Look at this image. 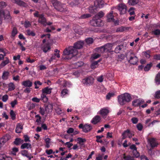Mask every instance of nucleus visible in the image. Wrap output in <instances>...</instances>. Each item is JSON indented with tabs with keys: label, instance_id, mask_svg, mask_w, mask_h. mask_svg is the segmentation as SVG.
Returning <instances> with one entry per match:
<instances>
[{
	"label": "nucleus",
	"instance_id": "nucleus-42",
	"mask_svg": "<svg viewBox=\"0 0 160 160\" xmlns=\"http://www.w3.org/2000/svg\"><path fill=\"white\" fill-rule=\"evenodd\" d=\"M50 139L49 138H47L45 139L46 143L45 147L47 148H49L50 147Z\"/></svg>",
	"mask_w": 160,
	"mask_h": 160
},
{
	"label": "nucleus",
	"instance_id": "nucleus-49",
	"mask_svg": "<svg viewBox=\"0 0 160 160\" xmlns=\"http://www.w3.org/2000/svg\"><path fill=\"white\" fill-rule=\"evenodd\" d=\"M53 6L55 9H56L57 8L59 7L60 5V2L56 0L55 1V2L53 3Z\"/></svg>",
	"mask_w": 160,
	"mask_h": 160
},
{
	"label": "nucleus",
	"instance_id": "nucleus-41",
	"mask_svg": "<svg viewBox=\"0 0 160 160\" xmlns=\"http://www.w3.org/2000/svg\"><path fill=\"white\" fill-rule=\"evenodd\" d=\"M68 90L67 88L63 89L61 92V96L62 97H64L65 95L68 94Z\"/></svg>",
	"mask_w": 160,
	"mask_h": 160
},
{
	"label": "nucleus",
	"instance_id": "nucleus-31",
	"mask_svg": "<svg viewBox=\"0 0 160 160\" xmlns=\"http://www.w3.org/2000/svg\"><path fill=\"white\" fill-rule=\"evenodd\" d=\"M129 29V28L128 27H126L123 26H122L118 28L116 30V31L117 32H122L125 30H128Z\"/></svg>",
	"mask_w": 160,
	"mask_h": 160
},
{
	"label": "nucleus",
	"instance_id": "nucleus-32",
	"mask_svg": "<svg viewBox=\"0 0 160 160\" xmlns=\"http://www.w3.org/2000/svg\"><path fill=\"white\" fill-rule=\"evenodd\" d=\"M152 65L153 64L152 62H150V63L147 64L144 68V71L146 72L149 71L151 68L152 67Z\"/></svg>",
	"mask_w": 160,
	"mask_h": 160
},
{
	"label": "nucleus",
	"instance_id": "nucleus-34",
	"mask_svg": "<svg viewBox=\"0 0 160 160\" xmlns=\"http://www.w3.org/2000/svg\"><path fill=\"white\" fill-rule=\"evenodd\" d=\"M104 15L103 12L102 11H100L95 15V17L97 18L100 19L102 18Z\"/></svg>",
	"mask_w": 160,
	"mask_h": 160
},
{
	"label": "nucleus",
	"instance_id": "nucleus-43",
	"mask_svg": "<svg viewBox=\"0 0 160 160\" xmlns=\"http://www.w3.org/2000/svg\"><path fill=\"white\" fill-rule=\"evenodd\" d=\"M155 99H159L160 98V90L157 91L153 95Z\"/></svg>",
	"mask_w": 160,
	"mask_h": 160
},
{
	"label": "nucleus",
	"instance_id": "nucleus-22",
	"mask_svg": "<svg viewBox=\"0 0 160 160\" xmlns=\"http://www.w3.org/2000/svg\"><path fill=\"white\" fill-rule=\"evenodd\" d=\"M22 84L25 87H30L32 85V82L29 80H27L23 81Z\"/></svg>",
	"mask_w": 160,
	"mask_h": 160
},
{
	"label": "nucleus",
	"instance_id": "nucleus-47",
	"mask_svg": "<svg viewBox=\"0 0 160 160\" xmlns=\"http://www.w3.org/2000/svg\"><path fill=\"white\" fill-rule=\"evenodd\" d=\"M10 115L12 120H14L16 118V114L13 110H11L10 112Z\"/></svg>",
	"mask_w": 160,
	"mask_h": 160
},
{
	"label": "nucleus",
	"instance_id": "nucleus-13",
	"mask_svg": "<svg viewBox=\"0 0 160 160\" xmlns=\"http://www.w3.org/2000/svg\"><path fill=\"white\" fill-rule=\"evenodd\" d=\"M38 22L44 26H46V23H47V19L44 17L43 14H40V17L38 18Z\"/></svg>",
	"mask_w": 160,
	"mask_h": 160
},
{
	"label": "nucleus",
	"instance_id": "nucleus-38",
	"mask_svg": "<svg viewBox=\"0 0 160 160\" xmlns=\"http://www.w3.org/2000/svg\"><path fill=\"white\" fill-rule=\"evenodd\" d=\"M100 61V60L96 61L92 63L91 64V68L94 69L95 68H96V67L98 66V63Z\"/></svg>",
	"mask_w": 160,
	"mask_h": 160
},
{
	"label": "nucleus",
	"instance_id": "nucleus-1",
	"mask_svg": "<svg viewBox=\"0 0 160 160\" xmlns=\"http://www.w3.org/2000/svg\"><path fill=\"white\" fill-rule=\"evenodd\" d=\"M84 42L78 41L75 43L73 46L66 48L63 51L62 59L68 61L76 56L78 53L77 49L82 48Z\"/></svg>",
	"mask_w": 160,
	"mask_h": 160
},
{
	"label": "nucleus",
	"instance_id": "nucleus-55",
	"mask_svg": "<svg viewBox=\"0 0 160 160\" xmlns=\"http://www.w3.org/2000/svg\"><path fill=\"white\" fill-rule=\"evenodd\" d=\"M34 59H31L30 57H28L26 59V62L28 63H32L35 62Z\"/></svg>",
	"mask_w": 160,
	"mask_h": 160
},
{
	"label": "nucleus",
	"instance_id": "nucleus-40",
	"mask_svg": "<svg viewBox=\"0 0 160 160\" xmlns=\"http://www.w3.org/2000/svg\"><path fill=\"white\" fill-rule=\"evenodd\" d=\"M19 151L18 148L16 147H14L12 148V151L11 152V153L14 156L16 155V153L18 152Z\"/></svg>",
	"mask_w": 160,
	"mask_h": 160
},
{
	"label": "nucleus",
	"instance_id": "nucleus-45",
	"mask_svg": "<svg viewBox=\"0 0 160 160\" xmlns=\"http://www.w3.org/2000/svg\"><path fill=\"white\" fill-rule=\"evenodd\" d=\"M133 155L136 158H138L140 156L139 153L138 152L137 149L132 151Z\"/></svg>",
	"mask_w": 160,
	"mask_h": 160
},
{
	"label": "nucleus",
	"instance_id": "nucleus-64",
	"mask_svg": "<svg viewBox=\"0 0 160 160\" xmlns=\"http://www.w3.org/2000/svg\"><path fill=\"white\" fill-rule=\"evenodd\" d=\"M153 58L154 59L157 60H160V54L155 55L153 56Z\"/></svg>",
	"mask_w": 160,
	"mask_h": 160
},
{
	"label": "nucleus",
	"instance_id": "nucleus-60",
	"mask_svg": "<svg viewBox=\"0 0 160 160\" xmlns=\"http://www.w3.org/2000/svg\"><path fill=\"white\" fill-rule=\"evenodd\" d=\"M137 128L139 131H141L142 129L143 126L141 123H139L137 125Z\"/></svg>",
	"mask_w": 160,
	"mask_h": 160
},
{
	"label": "nucleus",
	"instance_id": "nucleus-33",
	"mask_svg": "<svg viewBox=\"0 0 160 160\" xmlns=\"http://www.w3.org/2000/svg\"><path fill=\"white\" fill-rule=\"evenodd\" d=\"M138 2V0H128V2L129 5L133 6L137 4Z\"/></svg>",
	"mask_w": 160,
	"mask_h": 160
},
{
	"label": "nucleus",
	"instance_id": "nucleus-36",
	"mask_svg": "<svg viewBox=\"0 0 160 160\" xmlns=\"http://www.w3.org/2000/svg\"><path fill=\"white\" fill-rule=\"evenodd\" d=\"M8 91H11L14 90L15 88V86L13 83L10 82V83L8 85Z\"/></svg>",
	"mask_w": 160,
	"mask_h": 160
},
{
	"label": "nucleus",
	"instance_id": "nucleus-12",
	"mask_svg": "<svg viewBox=\"0 0 160 160\" xmlns=\"http://www.w3.org/2000/svg\"><path fill=\"white\" fill-rule=\"evenodd\" d=\"M13 1L15 3L20 7L26 8L28 6L27 3L21 0H13Z\"/></svg>",
	"mask_w": 160,
	"mask_h": 160
},
{
	"label": "nucleus",
	"instance_id": "nucleus-4",
	"mask_svg": "<svg viewBox=\"0 0 160 160\" xmlns=\"http://www.w3.org/2000/svg\"><path fill=\"white\" fill-rule=\"evenodd\" d=\"M78 127L79 128L82 129L83 132L85 133L90 132L92 129V126L88 124L83 125V124L81 123L79 125Z\"/></svg>",
	"mask_w": 160,
	"mask_h": 160
},
{
	"label": "nucleus",
	"instance_id": "nucleus-8",
	"mask_svg": "<svg viewBox=\"0 0 160 160\" xmlns=\"http://www.w3.org/2000/svg\"><path fill=\"white\" fill-rule=\"evenodd\" d=\"M51 49V46L49 43H47L44 44L41 47L42 50L43 51V52L45 53L50 51Z\"/></svg>",
	"mask_w": 160,
	"mask_h": 160
},
{
	"label": "nucleus",
	"instance_id": "nucleus-59",
	"mask_svg": "<svg viewBox=\"0 0 160 160\" xmlns=\"http://www.w3.org/2000/svg\"><path fill=\"white\" fill-rule=\"evenodd\" d=\"M7 3L5 2L1 1L0 2V7L1 8H4L7 6Z\"/></svg>",
	"mask_w": 160,
	"mask_h": 160
},
{
	"label": "nucleus",
	"instance_id": "nucleus-10",
	"mask_svg": "<svg viewBox=\"0 0 160 160\" xmlns=\"http://www.w3.org/2000/svg\"><path fill=\"white\" fill-rule=\"evenodd\" d=\"M104 2L103 0H95L94 5L97 8H102L104 6Z\"/></svg>",
	"mask_w": 160,
	"mask_h": 160
},
{
	"label": "nucleus",
	"instance_id": "nucleus-2",
	"mask_svg": "<svg viewBox=\"0 0 160 160\" xmlns=\"http://www.w3.org/2000/svg\"><path fill=\"white\" fill-rule=\"evenodd\" d=\"M132 98L131 95L128 93L122 94L118 97V102L121 105H123L126 103L129 102Z\"/></svg>",
	"mask_w": 160,
	"mask_h": 160
},
{
	"label": "nucleus",
	"instance_id": "nucleus-30",
	"mask_svg": "<svg viewBox=\"0 0 160 160\" xmlns=\"http://www.w3.org/2000/svg\"><path fill=\"white\" fill-rule=\"evenodd\" d=\"M52 89V88L47 87L42 89V92L43 93H45L46 94H50L51 92Z\"/></svg>",
	"mask_w": 160,
	"mask_h": 160
},
{
	"label": "nucleus",
	"instance_id": "nucleus-14",
	"mask_svg": "<svg viewBox=\"0 0 160 160\" xmlns=\"http://www.w3.org/2000/svg\"><path fill=\"white\" fill-rule=\"evenodd\" d=\"M109 113V110L106 108H103L100 111V114L102 115L103 118H105L106 116Z\"/></svg>",
	"mask_w": 160,
	"mask_h": 160
},
{
	"label": "nucleus",
	"instance_id": "nucleus-6",
	"mask_svg": "<svg viewBox=\"0 0 160 160\" xmlns=\"http://www.w3.org/2000/svg\"><path fill=\"white\" fill-rule=\"evenodd\" d=\"M93 78L91 77H88L83 79L82 80V82L84 85L90 86L93 83Z\"/></svg>",
	"mask_w": 160,
	"mask_h": 160
},
{
	"label": "nucleus",
	"instance_id": "nucleus-16",
	"mask_svg": "<svg viewBox=\"0 0 160 160\" xmlns=\"http://www.w3.org/2000/svg\"><path fill=\"white\" fill-rule=\"evenodd\" d=\"M32 148L31 144L27 142L22 143L20 147L21 149H30Z\"/></svg>",
	"mask_w": 160,
	"mask_h": 160
},
{
	"label": "nucleus",
	"instance_id": "nucleus-53",
	"mask_svg": "<svg viewBox=\"0 0 160 160\" xmlns=\"http://www.w3.org/2000/svg\"><path fill=\"white\" fill-rule=\"evenodd\" d=\"M85 41L88 44H92L93 42V39L90 38L86 39Z\"/></svg>",
	"mask_w": 160,
	"mask_h": 160
},
{
	"label": "nucleus",
	"instance_id": "nucleus-3",
	"mask_svg": "<svg viewBox=\"0 0 160 160\" xmlns=\"http://www.w3.org/2000/svg\"><path fill=\"white\" fill-rule=\"evenodd\" d=\"M128 62L131 64L135 65L138 62V59L132 51L128 52L127 55Z\"/></svg>",
	"mask_w": 160,
	"mask_h": 160
},
{
	"label": "nucleus",
	"instance_id": "nucleus-56",
	"mask_svg": "<svg viewBox=\"0 0 160 160\" xmlns=\"http://www.w3.org/2000/svg\"><path fill=\"white\" fill-rule=\"evenodd\" d=\"M31 26V24L29 21H25L24 23V26L26 28H27L30 27Z\"/></svg>",
	"mask_w": 160,
	"mask_h": 160
},
{
	"label": "nucleus",
	"instance_id": "nucleus-5",
	"mask_svg": "<svg viewBox=\"0 0 160 160\" xmlns=\"http://www.w3.org/2000/svg\"><path fill=\"white\" fill-rule=\"evenodd\" d=\"M102 21L100 19L94 17L90 21L91 25L95 27H100L102 25L101 24Z\"/></svg>",
	"mask_w": 160,
	"mask_h": 160
},
{
	"label": "nucleus",
	"instance_id": "nucleus-62",
	"mask_svg": "<svg viewBox=\"0 0 160 160\" xmlns=\"http://www.w3.org/2000/svg\"><path fill=\"white\" fill-rule=\"evenodd\" d=\"M24 141L26 142H30V138L27 135H25L24 136Z\"/></svg>",
	"mask_w": 160,
	"mask_h": 160
},
{
	"label": "nucleus",
	"instance_id": "nucleus-9",
	"mask_svg": "<svg viewBox=\"0 0 160 160\" xmlns=\"http://www.w3.org/2000/svg\"><path fill=\"white\" fill-rule=\"evenodd\" d=\"M148 142L152 148H154L157 147L158 145V144L156 142L155 139L154 138H152L149 139Z\"/></svg>",
	"mask_w": 160,
	"mask_h": 160
},
{
	"label": "nucleus",
	"instance_id": "nucleus-63",
	"mask_svg": "<svg viewBox=\"0 0 160 160\" xmlns=\"http://www.w3.org/2000/svg\"><path fill=\"white\" fill-rule=\"evenodd\" d=\"M131 121L133 123L136 124L138 121V119L137 118L133 117L131 119Z\"/></svg>",
	"mask_w": 160,
	"mask_h": 160
},
{
	"label": "nucleus",
	"instance_id": "nucleus-24",
	"mask_svg": "<svg viewBox=\"0 0 160 160\" xmlns=\"http://www.w3.org/2000/svg\"><path fill=\"white\" fill-rule=\"evenodd\" d=\"M18 33V31L17 28L16 27H14L12 31L11 37L12 38H13Z\"/></svg>",
	"mask_w": 160,
	"mask_h": 160
},
{
	"label": "nucleus",
	"instance_id": "nucleus-28",
	"mask_svg": "<svg viewBox=\"0 0 160 160\" xmlns=\"http://www.w3.org/2000/svg\"><path fill=\"white\" fill-rule=\"evenodd\" d=\"M123 48V46L122 45H118L115 48L114 52L116 53H119Z\"/></svg>",
	"mask_w": 160,
	"mask_h": 160
},
{
	"label": "nucleus",
	"instance_id": "nucleus-46",
	"mask_svg": "<svg viewBox=\"0 0 160 160\" xmlns=\"http://www.w3.org/2000/svg\"><path fill=\"white\" fill-rule=\"evenodd\" d=\"M123 159L124 160H134L133 157L130 156H125V154L124 155Z\"/></svg>",
	"mask_w": 160,
	"mask_h": 160
},
{
	"label": "nucleus",
	"instance_id": "nucleus-52",
	"mask_svg": "<svg viewBox=\"0 0 160 160\" xmlns=\"http://www.w3.org/2000/svg\"><path fill=\"white\" fill-rule=\"evenodd\" d=\"M45 108H42V107H40L39 108V112L42 115H44L45 113Z\"/></svg>",
	"mask_w": 160,
	"mask_h": 160
},
{
	"label": "nucleus",
	"instance_id": "nucleus-15",
	"mask_svg": "<svg viewBox=\"0 0 160 160\" xmlns=\"http://www.w3.org/2000/svg\"><path fill=\"white\" fill-rule=\"evenodd\" d=\"M113 11H111L110 12L108 13L107 16V21L108 22H114V16L113 15Z\"/></svg>",
	"mask_w": 160,
	"mask_h": 160
},
{
	"label": "nucleus",
	"instance_id": "nucleus-51",
	"mask_svg": "<svg viewBox=\"0 0 160 160\" xmlns=\"http://www.w3.org/2000/svg\"><path fill=\"white\" fill-rule=\"evenodd\" d=\"M5 19L7 20L8 22L11 21V17L9 13H8L5 15Z\"/></svg>",
	"mask_w": 160,
	"mask_h": 160
},
{
	"label": "nucleus",
	"instance_id": "nucleus-50",
	"mask_svg": "<svg viewBox=\"0 0 160 160\" xmlns=\"http://www.w3.org/2000/svg\"><path fill=\"white\" fill-rule=\"evenodd\" d=\"M21 154L23 156L25 157H27L28 154V151L26 150H23L21 151Z\"/></svg>",
	"mask_w": 160,
	"mask_h": 160
},
{
	"label": "nucleus",
	"instance_id": "nucleus-25",
	"mask_svg": "<svg viewBox=\"0 0 160 160\" xmlns=\"http://www.w3.org/2000/svg\"><path fill=\"white\" fill-rule=\"evenodd\" d=\"M5 60L2 62L0 66L1 67H4L10 62V61L8 57L5 58Z\"/></svg>",
	"mask_w": 160,
	"mask_h": 160
},
{
	"label": "nucleus",
	"instance_id": "nucleus-20",
	"mask_svg": "<svg viewBox=\"0 0 160 160\" xmlns=\"http://www.w3.org/2000/svg\"><path fill=\"white\" fill-rule=\"evenodd\" d=\"M101 118L99 116L97 115L94 117L91 121V122L95 124L99 122Z\"/></svg>",
	"mask_w": 160,
	"mask_h": 160
},
{
	"label": "nucleus",
	"instance_id": "nucleus-48",
	"mask_svg": "<svg viewBox=\"0 0 160 160\" xmlns=\"http://www.w3.org/2000/svg\"><path fill=\"white\" fill-rule=\"evenodd\" d=\"M152 32L155 35H160V30L157 29L152 31Z\"/></svg>",
	"mask_w": 160,
	"mask_h": 160
},
{
	"label": "nucleus",
	"instance_id": "nucleus-17",
	"mask_svg": "<svg viewBox=\"0 0 160 160\" xmlns=\"http://www.w3.org/2000/svg\"><path fill=\"white\" fill-rule=\"evenodd\" d=\"M10 139V137L8 135H6L0 139V141L3 145Z\"/></svg>",
	"mask_w": 160,
	"mask_h": 160
},
{
	"label": "nucleus",
	"instance_id": "nucleus-37",
	"mask_svg": "<svg viewBox=\"0 0 160 160\" xmlns=\"http://www.w3.org/2000/svg\"><path fill=\"white\" fill-rule=\"evenodd\" d=\"M155 82L157 85L160 84V73H158L155 77Z\"/></svg>",
	"mask_w": 160,
	"mask_h": 160
},
{
	"label": "nucleus",
	"instance_id": "nucleus-23",
	"mask_svg": "<svg viewBox=\"0 0 160 160\" xmlns=\"http://www.w3.org/2000/svg\"><path fill=\"white\" fill-rule=\"evenodd\" d=\"M23 142L24 141L22 139L20 138H17L14 141L13 143L15 145L18 146L23 143Z\"/></svg>",
	"mask_w": 160,
	"mask_h": 160
},
{
	"label": "nucleus",
	"instance_id": "nucleus-11",
	"mask_svg": "<svg viewBox=\"0 0 160 160\" xmlns=\"http://www.w3.org/2000/svg\"><path fill=\"white\" fill-rule=\"evenodd\" d=\"M144 101L140 99H136L132 102V105L135 107L140 106L141 104H143Z\"/></svg>",
	"mask_w": 160,
	"mask_h": 160
},
{
	"label": "nucleus",
	"instance_id": "nucleus-29",
	"mask_svg": "<svg viewBox=\"0 0 160 160\" xmlns=\"http://www.w3.org/2000/svg\"><path fill=\"white\" fill-rule=\"evenodd\" d=\"M0 158L2 159L3 160H12V158L11 157L7 156L5 154L1 155L0 156Z\"/></svg>",
	"mask_w": 160,
	"mask_h": 160
},
{
	"label": "nucleus",
	"instance_id": "nucleus-44",
	"mask_svg": "<svg viewBox=\"0 0 160 160\" xmlns=\"http://www.w3.org/2000/svg\"><path fill=\"white\" fill-rule=\"evenodd\" d=\"M98 52L101 53H103L104 52H107L103 46L100 47H99L98 48Z\"/></svg>",
	"mask_w": 160,
	"mask_h": 160
},
{
	"label": "nucleus",
	"instance_id": "nucleus-27",
	"mask_svg": "<svg viewBox=\"0 0 160 160\" xmlns=\"http://www.w3.org/2000/svg\"><path fill=\"white\" fill-rule=\"evenodd\" d=\"M77 141L78 143L81 146H83L84 145L83 143L86 142V140L85 138H81L79 137L78 138Z\"/></svg>",
	"mask_w": 160,
	"mask_h": 160
},
{
	"label": "nucleus",
	"instance_id": "nucleus-58",
	"mask_svg": "<svg viewBox=\"0 0 160 160\" xmlns=\"http://www.w3.org/2000/svg\"><path fill=\"white\" fill-rule=\"evenodd\" d=\"M18 102L17 100H15L11 102V105L12 108H14L15 105L18 104Z\"/></svg>",
	"mask_w": 160,
	"mask_h": 160
},
{
	"label": "nucleus",
	"instance_id": "nucleus-39",
	"mask_svg": "<svg viewBox=\"0 0 160 160\" xmlns=\"http://www.w3.org/2000/svg\"><path fill=\"white\" fill-rule=\"evenodd\" d=\"M27 35L29 36H34L36 35L35 33L33 31H31L30 29H28L26 31Z\"/></svg>",
	"mask_w": 160,
	"mask_h": 160
},
{
	"label": "nucleus",
	"instance_id": "nucleus-54",
	"mask_svg": "<svg viewBox=\"0 0 160 160\" xmlns=\"http://www.w3.org/2000/svg\"><path fill=\"white\" fill-rule=\"evenodd\" d=\"M34 84L35 85V88L36 89H38L39 88V87L37 86L38 85H41L42 84V83L39 81L35 82Z\"/></svg>",
	"mask_w": 160,
	"mask_h": 160
},
{
	"label": "nucleus",
	"instance_id": "nucleus-26",
	"mask_svg": "<svg viewBox=\"0 0 160 160\" xmlns=\"http://www.w3.org/2000/svg\"><path fill=\"white\" fill-rule=\"evenodd\" d=\"M52 105L51 104H49L47 105H45V108L46 112L47 113L51 112L52 109Z\"/></svg>",
	"mask_w": 160,
	"mask_h": 160
},
{
	"label": "nucleus",
	"instance_id": "nucleus-21",
	"mask_svg": "<svg viewBox=\"0 0 160 160\" xmlns=\"http://www.w3.org/2000/svg\"><path fill=\"white\" fill-rule=\"evenodd\" d=\"M105 50L107 52H110V50L112 49L113 46L112 44L110 43H108L103 46Z\"/></svg>",
	"mask_w": 160,
	"mask_h": 160
},
{
	"label": "nucleus",
	"instance_id": "nucleus-19",
	"mask_svg": "<svg viewBox=\"0 0 160 160\" xmlns=\"http://www.w3.org/2000/svg\"><path fill=\"white\" fill-rule=\"evenodd\" d=\"M130 130L129 129H127V130L124 131L122 134V139L124 140L127 138L129 134Z\"/></svg>",
	"mask_w": 160,
	"mask_h": 160
},
{
	"label": "nucleus",
	"instance_id": "nucleus-7",
	"mask_svg": "<svg viewBox=\"0 0 160 160\" xmlns=\"http://www.w3.org/2000/svg\"><path fill=\"white\" fill-rule=\"evenodd\" d=\"M118 10L121 14H123L126 12L127 8L126 6L123 3L119 4L118 8Z\"/></svg>",
	"mask_w": 160,
	"mask_h": 160
},
{
	"label": "nucleus",
	"instance_id": "nucleus-61",
	"mask_svg": "<svg viewBox=\"0 0 160 160\" xmlns=\"http://www.w3.org/2000/svg\"><path fill=\"white\" fill-rule=\"evenodd\" d=\"M114 95V93H109L106 96V98L109 100L110 98L112 97H113Z\"/></svg>",
	"mask_w": 160,
	"mask_h": 160
},
{
	"label": "nucleus",
	"instance_id": "nucleus-35",
	"mask_svg": "<svg viewBox=\"0 0 160 160\" xmlns=\"http://www.w3.org/2000/svg\"><path fill=\"white\" fill-rule=\"evenodd\" d=\"M9 74V72L8 71L4 72L2 76V78L4 80L7 79L8 78Z\"/></svg>",
	"mask_w": 160,
	"mask_h": 160
},
{
	"label": "nucleus",
	"instance_id": "nucleus-18",
	"mask_svg": "<svg viewBox=\"0 0 160 160\" xmlns=\"http://www.w3.org/2000/svg\"><path fill=\"white\" fill-rule=\"evenodd\" d=\"M23 129V126L20 123H18L17 124L15 129L16 132L17 133H20L21 132Z\"/></svg>",
	"mask_w": 160,
	"mask_h": 160
},
{
	"label": "nucleus",
	"instance_id": "nucleus-57",
	"mask_svg": "<svg viewBox=\"0 0 160 160\" xmlns=\"http://www.w3.org/2000/svg\"><path fill=\"white\" fill-rule=\"evenodd\" d=\"M144 54L147 58H149L150 57V51L149 50L147 51L143 52Z\"/></svg>",
	"mask_w": 160,
	"mask_h": 160
}]
</instances>
